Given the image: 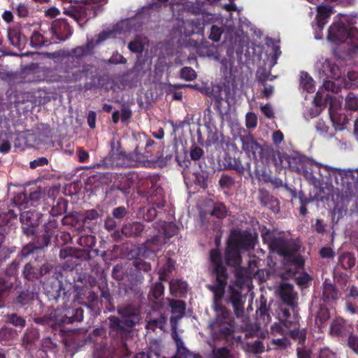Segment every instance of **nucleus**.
<instances>
[{
    "label": "nucleus",
    "mask_w": 358,
    "mask_h": 358,
    "mask_svg": "<svg viewBox=\"0 0 358 358\" xmlns=\"http://www.w3.org/2000/svg\"><path fill=\"white\" fill-rule=\"evenodd\" d=\"M159 177L146 173L129 172L120 174L116 181V187L124 194H129L134 186L150 203L155 204L159 209L165 206L163 188L158 185Z\"/></svg>",
    "instance_id": "1"
},
{
    "label": "nucleus",
    "mask_w": 358,
    "mask_h": 358,
    "mask_svg": "<svg viewBox=\"0 0 358 358\" xmlns=\"http://www.w3.org/2000/svg\"><path fill=\"white\" fill-rule=\"evenodd\" d=\"M262 241L268 248L282 257L285 265H289L296 269L303 268L305 259L301 255L302 243L299 238H288L283 232L276 235L275 231L263 227L261 230Z\"/></svg>",
    "instance_id": "2"
},
{
    "label": "nucleus",
    "mask_w": 358,
    "mask_h": 358,
    "mask_svg": "<svg viewBox=\"0 0 358 358\" xmlns=\"http://www.w3.org/2000/svg\"><path fill=\"white\" fill-rule=\"evenodd\" d=\"M117 145V147L115 149L114 146L112 147L110 156L103 158L101 163L96 164L94 167L110 168L114 165L122 168L148 167L155 162L153 159H149L152 157L151 152H141L139 151L138 145L136 146L133 152L128 153L122 150L119 142Z\"/></svg>",
    "instance_id": "3"
},
{
    "label": "nucleus",
    "mask_w": 358,
    "mask_h": 358,
    "mask_svg": "<svg viewBox=\"0 0 358 358\" xmlns=\"http://www.w3.org/2000/svg\"><path fill=\"white\" fill-rule=\"evenodd\" d=\"M84 309L76 304L71 303H64L61 308H49L47 314L42 317H34V321L38 324L48 326H63L66 324H73L83 321Z\"/></svg>",
    "instance_id": "4"
},
{
    "label": "nucleus",
    "mask_w": 358,
    "mask_h": 358,
    "mask_svg": "<svg viewBox=\"0 0 358 358\" xmlns=\"http://www.w3.org/2000/svg\"><path fill=\"white\" fill-rule=\"evenodd\" d=\"M208 261L209 273L210 277L215 279V283L208 285L206 287L213 293L215 300L218 301L224 296L229 276L219 248H213L210 250Z\"/></svg>",
    "instance_id": "5"
},
{
    "label": "nucleus",
    "mask_w": 358,
    "mask_h": 358,
    "mask_svg": "<svg viewBox=\"0 0 358 358\" xmlns=\"http://www.w3.org/2000/svg\"><path fill=\"white\" fill-rule=\"evenodd\" d=\"M357 30L350 23L342 20L335 21L329 27L327 34L328 41L336 44L345 43L348 38L352 41ZM350 50L356 53L358 51V42L352 41Z\"/></svg>",
    "instance_id": "6"
},
{
    "label": "nucleus",
    "mask_w": 358,
    "mask_h": 358,
    "mask_svg": "<svg viewBox=\"0 0 358 358\" xmlns=\"http://www.w3.org/2000/svg\"><path fill=\"white\" fill-rule=\"evenodd\" d=\"M241 149L248 157V159L268 160L274 154L272 148L267 145H261L255 139L252 134L248 133L240 136Z\"/></svg>",
    "instance_id": "7"
},
{
    "label": "nucleus",
    "mask_w": 358,
    "mask_h": 358,
    "mask_svg": "<svg viewBox=\"0 0 358 358\" xmlns=\"http://www.w3.org/2000/svg\"><path fill=\"white\" fill-rule=\"evenodd\" d=\"M217 313L213 322L210 323L212 333L218 338H227L234 333V320L230 310L224 306H216Z\"/></svg>",
    "instance_id": "8"
},
{
    "label": "nucleus",
    "mask_w": 358,
    "mask_h": 358,
    "mask_svg": "<svg viewBox=\"0 0 358 358\" xmlns=\"http://www.w3.org/2000/svg\"><path fill=\"white\" fill-rule=\"evenodd\" d=\"M234 152H227L224 157V166L226 170H234L238 174L243 176L245 172L251 175L250 160L243 156L242 152L234 144Z\"/></svg>",
    "instance_id": "9"
},
{
    "label": "nucleus",
    "mask_w": 358,
    "mask_h": 358,
    "mask_svg": "<svg viewBox=\"0 0 358 358\" xmlns=\"http://www.w3.org/2000/svg\"><path fill=\"white\" fill-rule=\"evenodd\" d=\"M257 238V233L252 229H234L227 242L241 251H248L255 248Z\"/></svg>",
    "instance_id": "10"
},
{
    "label": "nucleus",
    "mask_w": 358,
    "mask_h": 358,
    "mask_svg": "<svg viewBox=\"0 0 358 358\" xmlns=\"http://www.w3.org/2000/svg\"><path fill=\"white\" fill-rule=\"evenodd\" d=\"M22 29L25 33H31L30 36V45L34 48H41L52 43L51 33L48 31V27L44 24L33 23L25 24Z\"/></svg>",
    "instance_id": "11"
},
{
    "label": "nucleus",
    "mask_w": 358,
    "mask_h": 358,
    "mask_svg": "<svg viewBox=\"0 0 358 358\" xmlns=\"http://www.w3.org/2000/svg\"><path fill=\"white\" fill-rule=\"evenodd\" d=\"M55 279L51 282H43L44 294L47 296L48 301L57 302L59 299L64 300L66 296L64 285L59 278H62L61 272L55 271Z\"/></svg>",
    "instance_id": "12"
},
{
    "label": "nucleus",
    "mask_w": 358,
    "mask_h": 358,
    "mask_svg": "<svg viewBox=\"0 0 358 358\" xmlns=\"http://www.w3.org/2000/svg\"><path fill=\"white\" fill-rule=\"evenodd\" d=\"M51 34L52 43L64 41L72 35V29L64 19H57L51 24H45Z\"/></svg>",
    "instance_id": "13"
},
{
    "label": "nucleus",
    "mask_w": 358,
    "mask_h": 358,
    "mask_svg": "<svg viewBox=\"0 0 358 358\" xmlns=\"http://www.w3.org/2000/svg\"><path fill=\"white\" fill-rule=\"evenodd\" d=\"M140 303H124L118 306V313L124 319V324L133 328L138 323L141 317Z\"/></svg>",
    "instance_id": "14"
},
{
    "label": "nucleus",
    "mask_w": 358,
    "mask_h": 358,
    "mask_svg": "<svg viewBox=\"0 0 358 358\" xmlns=\"http://www.w3.org/2000/svg\"><path fill=\"white\" fill-rule=\"evenodd\" d=\"M41 216L42 214L35 210H29L21 213L20 220L24 235L31 236L35 234L36 228L39 224Z\"/></svg>",
    "instance_id": "15"
},
{
    "label": "nucleus",
    "mask_w": 358,
    "mask_h": 358,
    "mask_svg": "<svg viewBox=\"0 0 358 358\" xmlns=\"http://www.w3.org/2000/svg\"><path fill=\"white\" fill-rule=\"evenodd\" d=\"M20 77L23 83H41L45 80V70L37 63H31L21 69Z\"/></svg>",
    "instance_id": "16"
},
{
    "label": "nucleus",
    "mask_w": 358,
    "mask_h": 358,
    "mask_svg": "<svg viewBox=\"0 0 358 358\" xmlns=\"http://www.w3.org/2000/svg\"><path fill=\"white\" fill-rule=\"evenodd\" d=\"M320 173L321 174L322 182H332L333 180L336 184H344L348 179V172L345 170L330 167L320 164Z\"/></svg>",
    "instance_id": "17"
},
{
    "label": "nucleus",
    "mask_w": 358,
    "mask_h": 358,
    "mask_svg": "<svg viewBox=\"0 0 358 358\" xmlns=\"http://www.w3.org/2000/svg\"><path fill=\"white\" fill-rule=\"evenodd\" d=\"M94 48V45L92 41H88L85 45L73 48L70 55L67 57L66 64L69 67H70V64H72L76 67L80 66L81 58L93 55Z\"/></svg>",
    "instance_id": "18"
},
{
    "label": "nucleus",
    "mask_w": 358,
    "mask_h": 358,
    "mask_svg": "<svg viewBox=\"0 0 358 358\" xmlns=\"http://www.w3.org/2000/svg\"><path fill=\"white\" fill-rule=\"evenodd\" d=\"M288 164L289 169L301 176L303 175L306 167L309 164L310 158L305 155L295 152L292 155H285L282 157Z\"/></svg>",
    "instance_id": "19"
},
{
    "label": "nucleus",
    "mask_w": 358,
    "mask_h": 358,
    "mask_svg": "<svg viewBox=\"0 0 358 358\" xmlns=\"http://www.w3.org/2000/svg\"><path fill=\"white\" fill-rule=\"evenodd\" d=\"M74 291L76 292V299L79 303H83L86 305L89 303L87 307H90L98 301V294L90 287L75 285Z\"/></svg>",
    "instance_id": "20"
},
{
    "label": "nucleus",
    "mask_w": 358,
    "mask_h": 358,
    "mask_svg": "<svg viewBox=\"0 0 358 358\" xmlns=\"http://www.w3.org/2000/svg\"><path fill=\"white\" fill-rule=\"evenodd\" d=\"M224 261L227 265L234 267L237 271L239 268H241V250L227 242L224 251Z\"/></svg>",
    "instance_id": "21"
},
{
    "label": "nucleus",
    "mask_w": 358,
    "mask_h": 358,
    "mask_svg": "<svg viewBox=\"0 0 358 358\" xmlns=\"http://www.w3.org/2000/svg\"><path fill=\"white\" fill-rule=\"evenodd\" d=\"M338 297L339 292L336 285L326 279L322 283L321 301L325 304L332 305L338 299Z\"/></svg>",
    "instance_id": "22"
},
{
    "label": "nucleus",
    "mask_w": 358,
    "mask_h": 358,
    "mask_svg": "<svg viewBox=\"0 0 358 358\" xmlns=\"http://www.w3.org/2000/svg\"><path fill=\"white\" fill-rule=\"evenodd\" d=\"M309 164L306 167L303 175V178L311 185L315 186L321 184V174L320 173V164L310 159Z\"/></svg>",
    "instance_id": "23"
},
{
    "label": "nucleus",
    "mask_w": 358,
    "mask_h": 358,
    "mask_svg": "<svg viewBox=\"0 0 358 358\" xmlns=\"http://www.w3.org/2000/svg\"><path fill=\"white\" fill-rule=\"evenodd\" d=\"M123 295L127 303H141L143 298L141 286L137 282L126 285Z\"/></svg>",
    "instance_id": "24"
},
{
    "label": "nucleus",
    "mask_w": 358,
    "mask_h": 358,
    "mask_svg": "<svg viewBox=\"0 0 358 358\" xmlns=\"http://www.w3.org/2000/svg\"><path fill=\"white\" fill-rule=\"evenodd\" d=\"M169 306L171 308L173 315L171 317V322H176L185 315L186 303L185 301L178 299L167 298Z\"/></svg>",
    "instance_id": "25"
},
{
    "label": "nucleus",
    "mask_w": 358,
    "mask_h": 358,
    "mask_svg": "<svg viewBox=\"0 0 358 358\" xmlns=\"http://www.w3.org/2000/svg\"><path fill=\"white\" fill-rule=\"evenodd\" d=\"M68 70L66 71L64 76L66 82H76L80 80L83 78L87 77L89 72V69L87 66H83L80 69V66L76 67L72 64H70V67L66 65Z\"/></svg>",
    "instance_id": "26"
},
{
    "label": "nucleus",
    "mask_w": 358,
    "mask_h": 358,
    "mask_svg": "<svg viewBox=\"0 0 358 358\" xmlns=\"http://www.w3.org/2000/svg\"><path fill=\"white\" fill-rule=\"evenodd\" d=\"M145 230V226L141 222H132L124 224L121 229L122 234L126 237L137 238Z\"/></svg>",
    "instance_id": "27"
},
{
    "label": "nucleus",
    "mask_w": 358,
    "mask_h": 358,
    "mask_svg": "<svg viewBox=\"0 0 358 358\" xmlns=\"http://www.w3.org/2000/svg\"><path fill=\"white\" fill-rule=\"evenodd\" d=\"M229 302L232 304L236 317H241L244 314V301L240 291L230 287Z\"/></svg>",
    "instance_id": "28"
},
{
    "label": "nucleus",
    "mask_w": 358,
    "mask_h": 358,
    "mask_svg": "<svg viewBox=\"0 0 358 358\" xmlns=\"http://www.w3.org/2000/svg\"><path fill=\"white\" fill-rule=\"evenodd\" d=\"M8 38L10 44L19 50H22L27 43V38L18 29H8Z\"/></svg>",
    "instance_id": "29"
},
{
    "label": "nucleus",
    "mask_w": 358,
    "mask_h": 358,
    "mask_svg": "<svg viewBox=\"0 0 358 358\" xmlns=\"http://www.w3.org/2000/svg\"><path fill=\"white\" fill-rule=\"evenodd\" d=\"M258 261L251 259L248 262V266L246 268L241 267L236 271V276L239 278H252L259 275L260 270L258 268Z\"/></svg>",
    "instance_id": "30"
},
{
    "label": "nucleus",
    "mask_w": 358,
    "mask_h": 358,
    "mask_svg": "<svg viewBox=\"0 0 358 358\" xmlns=\"http://www.w3.org/2000/svg\"><path fill=\"white\" fill-rule=\"evenodd\" d=\"M330 332L337 336H344L348 332L347 322L342 317H336L331 322Z\"/></svg>",
    "instance_id": "31"
},
{
    "label": "nucleus",
    "mask_w": 358,
    "mask_h": 358,
    "mask_svg": "<svg viewBox=\"0 0 358 358\" xmlns=\"http://www.w3.org/2000/svg\"><path fill=\"white\" fill-rule=\"evenodd\" d=\"M169 289L172 295L182 296L187 291V283L180 279H172L169 282Z\"/></svg>",
    "instance_id": "32"
},
{
    "label": "nucleus",
    "mask_w": 358,
    "mask_h": 358,
    "mask_svg": "<svg viewBox=\"0 0 358 358\" xmlns=\"http://www.w3.org/2000/svg\"><path fill=\"white\" fill-rule=\"evenodd\" d=\"M164 286L161 282H155L150 288L148 294V298L150 301H158L157 304L161 303V301L164 299ZM159 308H162V305L159 304Z\"/></svg>",
    "instance_id": "33"
},
{
    "label": "nucleus",
    "mask_w": 358,
    "mask_h": 358,
    "mask_svg": "<svg viewBox=\"0 0 358 358\" xmlns=\"http://www.w3.org/2000/svg\"><path fill=\"white\" fill-rule=\"evenodd\" d=\"M280 294L282 301L289 306H293L294 301V294L293 287L290 284L286 283L281 286Z\"/></svg>",
    "instance_id": "34"
},
{
    "label": "nucleus",
    "mask_w": 358,
    "mask_h": 358,
    "mask_svg": "<svg viewBox=\"0 0 358 358\" xmlns=\"http://www.w3.org/2000/svg\"><path fill=\"white\" fill-rule=\"evenodd\" d=\"M22 275L28 281L34 282L40 279L38 268L34 266L31 262L24 266Z\"/></svg>",
    "instance_id": "35"
},
{
    "label": "nucleus",
    "mask_w": 358,
    "mask_h": 358,
    "mask_svg": "<svg viewBox=\"0 0 358 358\" xmlns=\"http://www.w3.org/2000/svg\"><path fill=\"white\" fill-rule=\"evenodd\" d=\"M176 344V353L171 358H189L192 355L190 352L184 345L183 341L180 338L177 334L173 336Z\"/></svg>",
    "instance_id": "36"
},
{
    "label": "nucleus",
    "mask_w": 358,
    "mask_h": 358,
    "mask_svg": "<svg viewBox=\"0 0 358 358\" xmlns=\"http://www.w3.org/2000/svg\"><path fill=\"white\" fill-rule=\"evenodd\" d=\"M356 258L351 252H344L338 257V264L345 270L351 269L355 266Z\"/></svg>",
    "instance_id": "37"
},
{
    "label": "nucleus",
    "mask_w": 358,
    "mask_h": 358,
    "mask_svg": "<svg viewBox=\"0 0 358 358\" xmlns=\"http://www.w3.org/2000/svg\"><path fill=\"white\" fill-rule=\"evenodd\" d=\"M50 240L51 238H50V235H45L43 233L41 235L35 236L31 243L38 251L44 250V248H47L50 243Z\"/></svg>",
    "instance_id": "38"
},
{
    "label": "nucleus",
    "mask_w": 358,
    "mask_h": 358,
    "mask_svg": "<svg viewBox=\"0 0 358 358\" xmlns=\"http://www.w3.org/2000/svg\"><path fill=\"white\" fill-rule=\"evenodd\" d=\"M300 86L308 93H312L315 91L314 80L307 72L301 73Z\"/></svg>",
    "instance_id": "39"
},
{
    "label": "nucleus",
    "mask_w": 358,
    "mask_h": 358,
    "mask_svg": "<svg viewBox=\"0 0 358 358\" xmlns=\"http://www.w3.org/2000/svg\"><path fill=\"white\" fill-rule=\"evenodd\" d=\"M306 334L307 330L305 328H295L289 332V336L298 343L297 346L306 345Z\"/></svg>",
    "instance_id": "40"
},
{
    "label": "nucleus",
    "mask_w": 358,
    "mask_h": 358,
    "mask_svg": "<svg viewBox=\"0 0 358 358\" xmlns=\"http://www.w3.org/2000/svg\"><path fill=\"white\" fill-rule=\"evenodd\" d=\"M35 295L29 290L20 292L15 299V302L20 306L30 305L34 301Z\"/></svg>",
    "instance_id": "41"
},
{
    "label": "nucleus",
    "mask_w": 358,
    "mask_h": 358,
    "mask_svg": "<svg viewBox=\"0 0 358 358\" xmlns=\"http://www.w3.org/2000/svg\"><path fill=\"white\" fill-rule=\"evenodd\" d=\"M6 322L12 324L13 326L23 329L26 326L25 319L18 315L17 313H10L6 315Z\"/></svg>",
    "instance_id": "42"
},
{
    "label": "nucleus",
    "mask_w": 358,
    "mask_h": 358,
    "mask_svg": "<svg viewBox=\"0 0 358 358\" xmlns=\"http://www.w3.org/2000/svg\"><path fill=\"white\" fill-rule=\"evenodd\" d=\"M166 322V317L164 314H161L159 317L150 319L147 322L146 329L155 331L156 328L162 329Z\"/></svg>",
    "instance_id": "43"
},
{
    "label": "nucleus",
    "mask_w": 358,
    "mask_h": 358,
    "mask_svg": "<svg viewBox=\"0 0 358 358\" xmlns=\"http://www.w3.org/2000/svg\"><path fill=\"white\" fill-rule=\"evenodd\" d=\"M94 358H114L113 351L106 345H100L94 352Z\"/></svg>",
    "instance_id": "44"
},
{
    "label": "nucleus",
    "mask_w": 358,
    "mask_h": 358,
    "mask_svg": "<svg viewBox=\"0 0 358 358\" xmlns=\"http://www.w3.org/2000/svg\"><path fill=\"white\" fill-rule=\"evenodd\" d=\"M16 335V331L13 329L8 327H3L0 329V342L6 345L7 342L12 341Z\"/></svg>",
    "instance_id": "45"
},
{
    "label": "nucleus",
    "mask_w": 358,
    "mask_h": 358,
    "mask_svg": "<svg viewBox=\"0 0 358 358\" xmlns=\"http://www.w3.org/2000/svg\"><path fill=\"white\" fill-rule=\"evenodd\" d=\"M39 338L38 330L35 328H28L26 329L22 341L26 344H32Z\"/></svg>",
    "instance_id": "46"
},
{
    "label": "nucleus",
    "mask_w": 358,
    "mask_h": 358,
    "mask_svg": "<svg viewBox=\"0 0 358 358\" xmlns=\"http://www.w3.org/2000/svg\"><path fill=\"white\" fill-rule=\"evenodd\" d=\"M270 310L269 307L267 306V299L265 296L262 295L259 298V306L257 310V314L260 317H263L264 320L265 317L268 319L270 318V315L268 313Z\"/></svg>",
    "instance_id": "47"
},
{
    "label": "nucleus",
    "mask_w": 358,
    "mask_h": 358,
    "mask_svg": "<svg viewBox=\"0 0 358 358\" xmlns=\"http://www.w3.org/2000/svg\"><path fill=\"white\" fill-rule=\"evenodd\" d=\"M39 275L40 278L45 275H50L52 274V279H55V275L54 274L55 271L57 272H61L60 268L58 267H55L52 264L49 262H46L43 264L39 268Z\"/></svg>",
    "instance_id": "48"
},
{
    "label": "nucleus",
    "mask_w": 358,
    "mask_h": 358,
    "mask_svg": "<svg viewBox=\"0 0 358 358\" xmlns=\"http://www.w3.org/2000/svg\"><path fill=\"white\" fill-rule=\"evenodd\" d=\"M162 230L165 238H169L178 234V227L172 222H164L162 225Z\"/></svg>",
    "instance_id": "49"
},
{
    "label": "nucleus",
    "mask_w": 358,
    "mask_h": 358,
    "mask_svg": "<svg viewBox=\"0 0 358 358\" xmlns=\"http://www.w3.org/2000/svg\"><path fill=\"white\" fill-rule=\"evenodd\" d=\"M68 202L66 199L61 198L57 201V205L53 206L51 210L53 216L60 215L67 210Z\"/></svg>",
    "instance_id": "50"
},
{
    "label": "nucleus",
    "mask_w": 358,
    "mask_h": 358,
    "mask_svg": "<svg viewBox=\"0 0 358 358\" xmlns=\"http://www.w3.org/2000/svg\"><path fill=\"white\" fill-rule=\"evenodd\" d=\"M13 282L4 277H0V308L3 306V295L13 287Z\"/></svg>",
    "instance_id": "51"
},
{
    "label": "nucleus",
    "mask_w": 358,
    "mask_h": 358,
    "mask_svg": "<svg viewBox=\"0 0 358 358\" xmlns=\"http://www.w3.org/2000/svg\"><path fill=\"white\" fill-rule=\"evenodd\" d=\"M345 107L346 109L356 111L358 110V96L354 93H349L345 98Z\"/></svg>",
    "instance_id": "52"
},
{
    "label": "nucleus",
    "mask_w": 358,
    "mask_h": 358,
    "mask_svg": "<svg viewBox=\"0 0 358 358\" xmlns=\"http://www.w3.org/2000/svg\"><path fill=\"white\" fill-rule=\"evenodd\" d=\"M194 176L193 181L196 185L203 189L208 187V176L206 173L198 171L194 173Z\"/></svg>",
    "instance_id": "53"
},
{
    "label": "nucleus",
    "mask_w": 358,
    "mask_h": 358,
    "mask_svg": "<svg viewBox=\"0 0 358 358\" xmlns=\"http://www.w3.org/2000/svg\"><path fill=\"white\" fill-rule=\"evenodd\" d=\"M218 184L221 188L229 189L235 184V179L227 173H222L218 181Z\"/></svg>",
    "instance_id": "54"
},
{
    "label": "nucleus",
    "mask_w": 358,
    "mask_h": 358,
    "mask_svg": "<svg viewBox=\"0 0 358 358\" xmlns=\"http://www.w3.org/2000/svg\"><path fill=\"white\" fill-rule=\"evenodd\" d=\"M330 317V313L326 305H320L316 316V322H320V324H324Z\"/></svg>",
    "instance_id": "55"
},
{
    "label": "nucleus",
    "mask_w": 358,
    "mask_h": 358,
    "mask_svg": "<svg viewBox=\"0 0 358 358\" xmlns=\"http://www.w3.org/2000/svg\"><path fill=\"white\" fill-rule=\"evenodd\" d=\"M120 246L118 245H113L111 248L103 251L102 253V257L105 261H113L118 257L117 252Z\"/></svg>",
    "instance_id": "56"
},
{
    "label": "nucleus",
    "mask_w": 358,
    "mask_h": 358,
    "mask_svg": "<svg viewBox=\"0 0 358 358\" xmlns=\"http://www.w3.org/2000/svg\"><path fill=\"white\" fill-rule=\"evenodd\" d=\"M227 207L223 203H216L213 206L211 215L218 219H223L227 215Z\"/></svg>",
    "instance_id": "57"
},
{
    "label": "nucleus",
    "mask_w": 358,
    "mask_h": 358,
    "mask_svg": "<svg viewBox=\"0 0 358 358\" xmlns=\"http://www.w3.org/2000/svg\"><path fill=\"white\" fill-rule=\"evenodd\" d=\"M35 251H37L36 248H34L30 242L22 247L21 251L18 253L16 258L21 261L22 259H26L31 254L34 253Z\"/></svg>",
    "instance_id": "58"
},
{
    "label": "nucleus",
    "mask_w": 358,
    "mask_h": 358,
    "mask_svg": "<svg viewBox=\"0 0 358 358\" xmlns=\"http://www.w3.org/2000/svg\"><path fill=\"white\" fill-rule=\"evenodd\" d=\"M212 355L213 358H233L231 350L227 347L213 349Z\"/></svg>",
    "instance_id": "59"
},
{
    "label": "nucleus",
    "mask_w": 358,
    "mask_h": 358,
    "mask_svg": "<svg viewBox=\"0 0 358 358\" xmlns=\"http://www.w3.org/2000/svg\"><path fill=\"white\" fill-rule=\"evenodd\" d=\"M180 76L183 80L192 81L196 78V73L192 68L185 66L181 69Z\"/></svg>",
    "instance_id": "60"
},
{
    "label": "nucleus",
    "mask_w": 358,
    "mask_h": 358,
    "mask_svg": "<svg viewBox=\"0 0 358 358\" xmlns=\"http://www.w3.org/2000/svg\"><path fill=\"white\" fill-rule=\"evenodd\" d=\"M100 214L96 209L86 210L83 214V222L85 224H90L92 221L96 220Z\"/></svg>",
    "instance_id": "61"
},
{
    "label": "nucleus",
    "mask_w": 358,
    "mask_h": 358,
    "mask_svg": "<svg viewBox=\"0 0 358 358\" xmlns=\"http://www.w3.org/2000/svg\"><path fill=\"white\" fill-rule=\"evenodd\" d=\"M78 243L87 248H92L96 244V238L92 235L80 236L78 240Z\"/></svg>",
    "instance_id": "62"
},
{
    "label": "nucleus",
    "mask_w": 358,
    "mask_h": 358,
    "mask_svg": "<svg viewBox=\"0 0 358 358\" xmlns=\"http://www.w3.org/2000/svg\"><path fill=\"white\" fill-rule=\"evenodd\" d=\"M124 319L120 320L117 317H112L110 318V327L117 332H123L124 331Z\"/></svg>",
    "instance_id": "63"
},
{
    "label": "nucleus",
    "mask_w": 358,
    "mask_h": 358,
    "mask_svg": "<svg viewBox=\"0 0 358 358\" xmlns=\"http://www.w3.org/2000/svg\"><path fill=\"white\" fill-rule=\"evenodd\" d=\"M20 260L15 258L5 270V274L8 277L15 276L17 274Z\"/></svg>",
    "instance_id": "64"
}]
</instances>
